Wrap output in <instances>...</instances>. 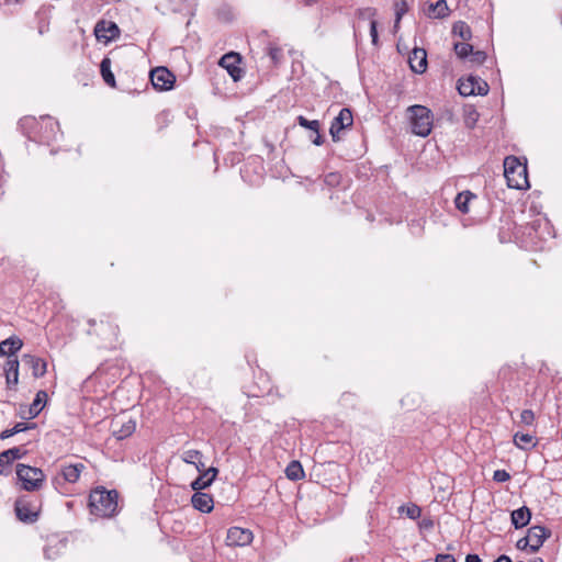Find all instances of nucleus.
<instances>
[{
	"label": "nucleus",
	"mask_w": 562,
	"mask_h": 562,
	"mask_svg": "<svg viewBox=\"0 0 562 562\" xmlns=\"http://www.w3.org/2000/svg\"><path fill=\"white\" fill-rule=\"evenodd\" d=\"M35 426H36L35 424L27 425L25 423H18V424H15V426L12 429H13L14 434H19V432L25 431L27 429L34 428Z\"/></svg>",
	"instance_id": "obj_41"
},
{
	"label": "nucleus",
	"mask_w": 562,
	"mask_h": 562,
	"mask_svg": "<svg viewBox=\"0 0 562 562\" xmlns=\"http://www.w3.org/2000/svg\"><path fill=\"white\" fill-rule=\"evenodd\" d=\"M515 445L520 449H527L536 446L535 437L529 434L516 432L514 436Z\"/></svg>",
	"instance_id": "obj_27"
},
{
	"label": "nucleus",
	"mask_w": 562,
	"mask_h": 562,
	"mask_svg": "<svg viewBox=\"0 0 562 562\" xmlns=\"http://www.w3.org/2000/svg\"><path fill=\"white\" fill-rule=\"evenodd\" d=\"M435 562H456V559L452 554H437Z\"/></svg>",
	"instance_id": "obj_42"
},
{
	"label": "nucleus",
	"mask_w": 562,
	"mask_h": 562,
	"mask_svg": "<svg viewBox=\"0 0 562 562\" xmlns=\"http://www.w3.org/2000/svg\"><path fill=\"white\" fill-rule=\"evenodd\" d=\"M117 497L115 490L94 488L89 496L90 513L98 517H112L117 510Z\"/></svg>",
	"instance_id": "obj_1"
},
{
	"label": "nucleus",
	"mask_w": 562,
	"mask_h": 562,
	"mask_svg": "<svg viewBox=\"0 0 562 562\" xmlns=\"http://www.w3.org/2000/svg\"><path fill=\"white\" fill-rule=\"evenodd\" d=\"M16 475L22 482L23 490L29 492L38 491L45 481V474L41 469L23 463L16 465Z\"/></svg>",
	"instance_id": "obj_4"
},
{
	"label": "nucleus",
	"mask_w": 562,
	"mask_h": 562,
	"mask_svg": "<svg viewBox=\"0 0 562 562\" xmlns=\"http://www.w3.org/2000/svg\"><path fill=\"white\" fill-rule=\"evenodd\" d=\"M476 121H477V113L475 111H473L465 119V124H467V126L472 128L474 126V124L476 123Z\"/></svg>",
	"instance_id": "obj_43"
},
{
	"label": "nucleus",
	"mask_w": 562,
	"mask_h": 562,
	"mask_svg": "<svg viewBox=\"0 0 562 562\" xmlns=\"http://www.w3.org/2000/svg\"><path fill=\"white\" fill-rule=\"evenodd\" d=\"M15 2H20L21 0H14Z\"/></svg>",
	"instance_id": "obj_55"
},
{
	"label": "nucleus",
	"mask_w": 562,
	"mask_h": 562,
	"mask_svg": "<svg viewBox=\"0 0 562 562\" xmlns=\"http://www.w3.org/2000/svg\"><path fill=\"white\" fill-rule=\"evenodd\" d=\"M23 346V341L18 337H10L0 342V356H9L11 358Z\"/></svg>",
	"instance_id": "obj_21"
},
{
	"label": "nucleus",
	"mask_w": 562,
	"mask_h": 562,
	"mask_svg": "<svg viewBox=\"0 0 562 562\" xmlns=\"http://www.w3.org/2000/svg\"><path fill=\"white\" fill-rule=\"evenodd\" d=\"M504 176L509 188L522 190L528 187V172L526 164L515 156H508L504 160Z\"/></svg>",
	"instance_id": "obj_3"
},
{
	"label": "nucleus",
	"mask_w": 562,
	"mask_h": 562,
	"mask_svg": "<svg viewBox=\"0 0 562 562\" xmlns=\"http://www.w3.org/2000/svg\"><path fill=\"white\" fill-rule=\"evenodd\" d=\"M406 113L415 135L426 137L431 133L434 115L427 106L414 104L407 108Z\"/></svg>",
	"instance_id": "obj_2"
},
{
	"label": "nucleus",
	"mask_w": 562,
	"mask_h": 562,
	"mask_svg": "<svg viewBox=\"0 0 562 562\" xmlns=\"http://www.w3.org/2000/svg\"><path fill=\"white\" fill-rule=\"evenodd\" d=\"M398 512L406 514V516L408 518L414 519V520L419 518L420 515H422V508L418 505H416V504H409L407 506L402 505L398 508Z\"/></svg>",
	"instance_id": "obj_31"
},
{
	"label": "nucleus",
	"mask_w": 562,
	"mask_h": 562,
	"mask_svg": "<svg viewBox=\"0 0 562 562\" xmlns=\"http://www.w3.org/2000/svg\"><path fill=\"white\" fill-rule=\"evenodd\" d=\"M22 362L32 369V374L35 378L43 376L47 371L46 361L40 357L33 355H23Z\"/></svg>",
	"instance_id": "obj_17"
},
{
	"label": "nucleus",
	"mask_w": 562,
	"mask_h": 562,
	"mask_svg": "<svg viewBox=\"0 0 562 562\" xmlns=\"http://www.w3.org/2000/svg\"><path fill=\"white\" fill-rule=\"evenodd\" d=\"M551 531L543 526H532L528 529L527 539L530 543V551L537 552L543 544L544 540L549 538Z\"/></svg>",
	"instance_id": "obj_12"
},
{
	"label": "nucleus",
	"mask_w": 562,
	"mask_h": 562,
	"mask_svg": "<svg viewBox=\"0 0 562 562\" xmlns=\"http://www.w3.org/2000/svg\"><path fill=\"white\" fill-rule=\"evenodd\" d=\"M335 177H336V175H334V173H330V175L328 176V178H335Z\"/></svg>",
	"instance_id": "obj_54"
},
{
	"label": "nucleus",
	"mask_w": 562,
	"mask_h": 562,
	"mask_svg": "<svg viewBox=\"0 0 562 562\" xmlns=\"http://www.w3.org/2000/svg\"><path fill=\"white\" fill-rule=\"evenodd\" d=\"M83 469L85 465L82 463L65 465L61 469V475L65 479V481L69 483H75L79 480Z\"/></svg>",
	"instance_id": "obj_22"
},
{
	"label": "nucleus",
	"mask_w": 562,
	"mask_h": 562,
	"mask_svg": "<svg viewBox=\"0 0 562 562\" xmlns=\"http://www.w3.org/2000/svg\"><path fill=\"white\" fill-rule=\"evenodd\" d=\"M509 479H510V475L506 470H496L493 474V480L495 482L503 483V482L508 481Z\"/></svg>",
	"instance_id": "obj_38"
},
{
	"label": "nucleus",
	"mask_w": 562,
	"mask_h": 562,
	"mask_svg": "<svg viewBox=\"0 0 562 562\" xmlns=\"http://www.w3.org/2000/svg\"><path fill=\"white\" fill-rule=\"evenodd\" d=\"M94 35L98 41L109 43L120 35V29L112 21L101 20L94 26Z\"/></svg>",
	"instance_id": "obj_9"
},
{
	"label": "nucleus",
	"mask_w": 562,
	"mask_h": 562,
	"mask_svg": "<svg viewBox=\"0 0 562 562\" xmlns=\"http://www.w3.org/2000/svg\"><path fill=\"white\" fill-rule=\"evenodd\" d=\"M516 547H517V549H519V550H526L527 548H529V549H530V543H529V541H528L527 537H524V538L519 539V540L517 541V543H516Z\"/></svg>",
	"instance_id": "obj_44"
},
{
	"label": "nucleus",
	"mask_w": 562,
	"mask_h": 562,
	"mask_svg": "<svg viewBox=\"0 0 562 562\" xmlns=\"http://www.w3.org/2000/svg\"><path fill=\"white\" fill-rule=\"evenodd\" d=\"M191 503L193 508L202 513H211L214 507V501L212 495L203 493L201 491H195V493L191 497Z\"/></svg>",
	"instance_id": "obj_16"
},
{
	"label": "nucleus",
	"mask_w": 562,
	"mask_h": 562,
	"mask_svg": "<svg viewBox=\"0 0 562 562\" xmlns=\"http://www.w3.org/2000/svg\"><path fill=\"white\" fill-rule=\"evenodd\" d=\"M449 8L445 0H438L436 3L430 4L429 14L437 19H442L448 15Z\"/></svg>",
	"instance_id": "obj_28"
},
{
	"label": "nucleus",
	"mask_w": 562,
	"mask_h": 562,
	"mask_svg": "<svg viewBox=\"0 0 562 562\" xmlns=\"http://www.w3.org/2000/svg\"><path fill=\"white\" fill-rule=\"evenodd\" d=\"M16 517L23 522H34L38 517V507L27 499L26 496L19 497L15 502Z\"/></svg>",
	"instance_id": "obj_7"
},
{
	"label": "nucleus",
	"mask_w": 562,
	"mask_h": 562,
	"mask_svg": "<svg viewBox=\"0 0 562 562\" xmlns=\"http://www.w3.org/2000/svg\"><path fill=\"white\" fill-rule=\"evenodd\" d=\"M324 143V139L322 137V135L318 133H316V137L313 139V144H315L316 146H319Z\"/></svg>",
	"instance_id": "obj_48"
},
{
	"label": "nucleus",
	"mask_w": 562,
	"mask_h": 562,
	"mask_svg": "<svg viewBox=\"0 0 562 562\" xmlns=\"http://www.w3.org/2000/svg\"><path fill=\"white\" fill-rule=\"evenodd\" d=\"M5 380L8 387H12L19 382V361L16 358H8L4 364Z\"/></svg>",
	"instance_id": "obj_19"
},
{
	"label": "nucleus",
	"mask_w": 562,
	"mask_h": 562,
	"mask_svg": "<svg viewBox=\"0 0 562 562\" xmlns=\"http://www.w3.org/2000/svg\"><path fill=\"white\" fill-rule=\"evenodd\" d=\"M453 49H454L456 55L459 58L464 59L470 56V54L472 53L473 46L471 44L467 43V41H464V42L454 43Z\"/></svg>",
	"instance_id": "obj_30"
},
{
	"label": "nucleus",
	"mask_w": 562,
	"mask_h": 562,
	"mask_svg": "<svg viewBox=\"0 0 562 562\" xmlns=\"http://www.w3.org/2000/svg\"><path fill=\"white\" fill-rule=\"evenodd\" d=\"M408 5L405 0H401L395 3V25L401 21L402 16L407 12Z\"/></svg>",
	"instance_id": "obj_35"
},
{
	"label": "nucleus",
	"mask_w": 562,
	"mask_h": 562,
	"mask_svg": "<svg viewBox=\"0 0 562 562\" xmlns=\"http://www.w3.org/2000/svg\"><path fill=\"white\" fill-rule=\"evenodd\" d=\"M376 26H378V23L375 20H372L370 22V36H371V40H372V44L373 45H378L379 43V36H378V30H376Z\"/></svg>",
	"instance_id": "obj_39"
},
{
	"label": "nucleus",
	"mask_w": 562,
	"mask_h": 562,
	"mask_svg": "<svg viewBox=\"0 0 562 562\" xmlns=\"http://www.w3.org/2000/svg\"><path fill=\"white\" fill-rule=\"evenodd\" d=\"M531 562H543V560L541 558H536L533 561Z\"/></svg>",
	"instance_id": "obj_53"
},
{
	"label": "nucleus",
	"mask_w": 562,
	"mask_h": 562,
	"mask_svg": "<svg viewBox=\"0 0 562 562\" xmlns=\"http://www.w3.org/2000/svg\"><path fill=\"white\" fill-rule=\"evenodd\" d=\"M470 61L474 65H481L485 61L486 59V54L482 50H476V52H473L470 54Z\"/></svg>",
	"instance_id": "obj_37"
},
{
	"label": "nucleus",
	"mask_w": 562,
	"mask_h": 562,
	"mask_svg": "<svg viewBox=\"0 0 562 562\" xmlns=\"http://www.w3.org/2000/svg\"><path fill=\"white\" fill-rule=\"evenodd\" d=\"M465 562H482L477 554H468L465 558Z\"/></svg>",
	"instance_id": "obj_47"
},
{
	"label": "nucleus",
	"mask_w": 562,
	"mask_h": 562,
	"mask_svg": "<svg viewBox=\"0 0 562 562\" xmlns=\"http://www.w3.org/2000/svg\"><path fill=\"white\" fill-rule=\"evenodd\" d=\"M452 33L454 35L460 36L463 40V42L464 41H469L472 37L471 29L463 21H459V22L453 24Z\"/></svg>",
	"instance_id": "obj_29"
},
{
	"label": "nucleus",
	"mask_w": 562,
	"mask_h": 562,
	"mask_svg": "<svg viewBox=\"0 0 562 562\" xmlns=\"http://www.w3.org/2000/svg\"><path fill=\"white\" fill-rule=\"evenodd\" d=\"M411 69L416 74H424L427 69V53L424 48L415 47L408 56Z\"/></svg>",
	"instance_id": "obj_14"
},
{
	"label": "nucleus",
	"mask_w": 562,
	"mask_h": 562,
	"mask_svg": "<svg viewBox=\"0 0 562 562\" xmlns=\"http://www.w3.org/2000/svg\"><path fill=\"white\" fill-rule=\"evenodd\" d=\"M47 398V393L45 391H38L33 403L30 406V415L31 417H36L44 407V402Z\"/></svg>",
	"instance_id": "obj_25"
},
{
	"label": "nucleus",
	"mask_w": 562,
	"mask_h": 562,
	"mask_svg": "<svg viewBox=\"0 0 562 562\" xmlns=\"http://www.w3.org/2000/svg\"><path fill=\"white\" fill-rule=\"evenodd\" d=\"M240 57L237 53H227L220 59L218 65L227 70L234 81H237L243 76V69L239 67Z\"/></svg>",
	"instance_id": "obj_11"
},
{
	"label": "nucleus",
	"mask_w": 562,
	"mask_h": 562,
	"mask_svg": "<svg viewBox=\"0 0 562 562\" xmlns=\"http://www.w3.org/2000/svg\"><path fill=\"white\" fill-rule=\"evenodd\" d=\"M52 551V548H46L44 550V554L47 559H53L54 557L53 555H49V552Z\"/></svg>",
	"instance_id": "obj_51"
},
{
	"label": "nucleus",
	"mask_w": 562,
	"mask_h": 562,
	"mask_svg": "<svg viewBox=\"0 0 562 562\" xmlns=\"http://www.w3.org/2000/svg\"><path fill=\"white\" fill-rule=\"evenodd\" d=\"M494 562H513L512 559L505 554L499 555Z\"/></svg>",
	"instance_id": "obj_50"
},
{
	"label": "nucleus",
	"mask_w": 562,
	"mask_h": 562,
	"mask_svg": "<svg viewBox=\"0 0 562 562\" xmlns=\"http://www.w3.org/2000/svg\"><path fill=\"white\" fill-rule=\"evenodd\" d=\"M252 541V532L240 527H231L226 536V544L229 547H244Z\"/></svg>",
	"instance_id": "obj_10"
},
{
	"label": "nucleus",
	"mask_w": 562,
	"mask_h": 562,
	"mask_svg": "<svg viewBox=\"0 0 562 562\" xmlns=\"http://www.w3.org/2000/svg\"><path fill=\"white\" fill-rule=\"evenodd\" d=\"M150 81L156 90L167 91L173 88L176 77L166 67H157L150 71Z\"/></svg>",
	"instance_id": "obj_6"
},
{
	"label": "nucleus",
	"mask_w": 562,
	"mask_h": 562,
	"mask_svg": "<svg viewBox=\"0 0 562 562\" xmlns=\"http://www.w3.org/2000/svg\"><path fill=\"white\" fill-rule=\"evenodd\" d=\"M13 435H15V434H14L13 429H12V428H10V429H5V430H3V431L0 434V438H1V439H7V438L12 437Z\"/></svg>",
	"instance_id": "obj_45"
},
{
	"label": "nucleus",
	"mask_w": 562,
	"mask_h": 562,
	"mask_svg": "<svg viewBox=\"0 0 562 562\" xmlns=\"http://www.w3.org/2000/svg\"><path fill=\"white\" fill-rule=\"evenodd\" d=\"M512 524L516 529L527 526L531 519V512L527 506H522L512 512Z\"/></svg>",
	"instance_id": "obj_20"
},
{
	"label": "nucleus",
	"mask_w": 562,
	"mask_h": 562,
	"mask_svg": "<svg viewBox=\"0 0 562 562\" xmlns=\"http://www.w3.org/2000/svg\"><path fill=\"white\" fill-rule=\"evenodd\" d=\"M199 459H202V452L199 450H186L181 454V460L188 464H193Z\"/></svg>",
	"instance_id": "obj_32"
},
{
	"label": "nucleus",
	"mask_w": 562,
	"mask_h": 562,
	"mask_svg": "<svg viewBox=\"0 0 562 562\" xmlns=\"http://www.w3.org/2000/svg\"><path fill=\"white\" fill-rule=\"evenodd\" d=\"M458 91L461 95H485L488 92V85L479 77L469 76L459 79Z\"/></svg>",
	"instance_id": "obj_5"
},
{
	"label": "nucleus",
	"mask_w": 562,
	"mask_h": 562,
	"mask_svg": "<svg viewBox=\"0 0 562 562\" xmlns=\"http://www.w3.org/2000/svg\"><path fill=\"white\" fill-rule=\"evenodd\" d=\"M297 123L300 126L304 128H308L315 133H318L319 131V122L317 120L310 121L303 115L297 116Z\"/></svg>",
	"instance_id": "obj_33"
},
{
	"label": "nucleus",
	"mask_w": 562,
	"mask_h": 562,
	"mask_svg": "<svg viewBox=\"0 0 562 562\" xmlns=\"http://www.w3.org/2000/svg\"><path fill=\"white\" fill-rule=\"evenodd\" d=\"M100 70H101V75H102L105 83L109 85L110 87H115V77H114L113 72L111 71L110 58L105 57L102 59V61L100 64Z\"/></svg>",
	"instance_id": "obj_24"
},
{
	"label": "nucleus",
	"mask_w": 562,
	"mask_h": 562,
	"mask_svg": "<svg viewBox=\"0 0 562 562\" xmlns=\"http://www.w3.org/2000/svg\"><path fill=\"white\" fill-rule=\"evenodd\" d=\"M37 124V121L35 117L33 116H24L23 119L20 120L19 122V126L20 128L26 133V134H30V132L27 130L30 128H33L34 125Z\"/></svg>",
	"instance_id": "obj_34"
},
{
	"label": "nucleus",
	"mask_w": 562,
	"mask_h": 562,
	"mask_svg": "<svg viewBox=\"0 0 562 562\" xmlns=\"http://www.w3.org/2000/svg\"><path fill=\"white\" fill-rule=\"evenodd\" d=\"M475 195L470 191H464L459 193L454 199L456 207L462 212L468 213L469 212V202L474 199Z\"/></svg>",
	"instance_id": "obj_23"
},
{
	"label": "nucleus",
	"mask_w": 562,
	"mask_h": 562,
	"mask_svg": "<svg viewBox=\"0 0 562 562\" xmlns=\"http://www.w3.org/2000/svg\"><path fill=\"white\" fill-rule=\"evenodd\" d=\"M46 120H47V123L50 125V127H52L53 125H57V123H56V122H53L49 117H47Z\"/></svg>",
	"instance_id": "obj_52"
},
{
	"label": "nucleus",
	"mask_w": 562,
	"mask_h": 562,
	"mask_svg": "<svg viewBox=\"0 0 562 562\" xmlns=\"http://www.w3.org/2000/svg\"><path fill=\"white\" fill-rule=\"evenodd\" d=\"M193 465L195 467V469H196L200 473H202L203 471H205V470H206L205 464L201 461V459L196 460V461L193 463Z\"/></svg>",
	"instance_id": "obj_46"
},
{
	"label": "nucleus",
	"mask_w": 562,
	"mask_h": 562,
	"mask_svg": "<svg viewBox=\"0 0 562 562\" xmlns=\"http://www.w3.org/2000/svg\"><path fill=\"white\" fill-rule=\"evenodd\" d=\"M218 474V469L214 467L207 468L205 471L200 473V475L191 483V488L193 491H203L211 486Z\"/></svg>",
	"instance_id": "obj_15"
},
{
	"label": "nucleus",
	"mask_w": 562,
	"mask_h": 562,
	"mask_svg": "<svg viewBox=\"0 0 562 562\" xmlns=\"http://www.w3.org/2000/svg\"><path fill=\"white\" fill-rule=\"evenodd\" d=\"M25 451L20 447H13L0 453V474L5 473L7 468L18 459H21Z\"/></svg>",
	"instance_id": "obj_18"
},
{
	"label": "nucleus",
	"mask_w": 562,
	"mask_h": 562,
	"mask_svg": "<svg viewBox=\"0 0 562 562\" xmlns=\"http://www.w3.org/2000/svg\"><path fill=\"white\" fill-rule=\"evenodd\" d=\"M285 475L289 480L297 481L304 476V471L299 461H292L285 469Z\"/></svg>",
	"instance_id": "obj_26"
},
{
	"label": "nucleus",
	"mask_w": 562,
	"mask_h": 562,
	"mask_svg": "<svg viewBox=\"0 0 562 562\" xmlns=\"http://www.w3.org/2000/svg\"><path fill=\"white\" fill-rule=\"evenodd\" d=\"M420 530H431L434 528V520L430 517H424L419 522Z\"/></svg>",
	"instance_id": "obj_40"
},
{
	"label": "nucleus",
	"mask_w": 562,
	"mask_h": 562,
	"mask_svg": "<svg viewBox=\"0 0 562 562\" xmlns=\"http://www.w3.org/2000/svg\"><path fill=\"white\" fill-rule=\"evenodd\" d=\"M535 413L531 409H524L520 414V423L530 426L535 422Z\"/></svg>",
	"instance_id": "obj_36"
},
{
	"label": "nucleus",
	"mask_w": 562,
	"mask_h": 562,
	"mask_svg": "<svg viewBox=\"0 0 562 562\" xmlns=\"http://www.w3.org/2000/svg\"><path fill=\"white\" fill-rule=\"evenodd\" d=\"M353 123L352 113L349 109L344 108L340 110L339 114L333 120L329 128V134L334 142H338L340 139L339 133L351 126Z\"/></svg>",
	"instance_id": "obj_8"
},
{
	"label": "nucleus",
	"mask_w": 562,
	"mask_h": 562,
	"mask_svg": "<svg viewBox=\"0 0 562 562\" xmlns=\"http://www.w3.org/2000/svg\"><path fill=\"white\" fill-rule=\"evenodd\" d=\"M279 54H280V49H278V48H271L269 52V55L273 60H276L278 58Z\"/></svg>",
	"instance_id": "obj_49"
},
{
	"label": "nucleus",
	"mask_w": 562,
	"mask_h": 562,
	"mask_svg": "<svg viewBox=\"0 0 562 562\" xmlns=\"http://www.w3.org/2000/svg\"><path fill=\"white\" fill-rule=\"evenodd\" d=\"M112 435L117 440H123L130 437L136 429V423L133 419L122 420L121 418H116L112 423Z\"/></svg>",
	"instance_id": "obj_13"
}]
</instances>
